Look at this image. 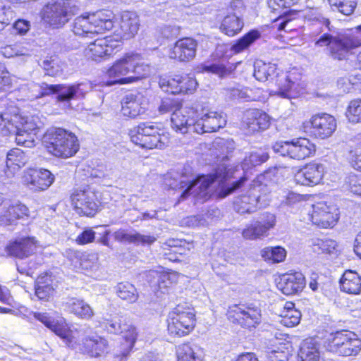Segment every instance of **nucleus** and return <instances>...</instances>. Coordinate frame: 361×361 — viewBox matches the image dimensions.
Returning <instances> with one entry per match:
<instances>
[{"mask_svg": "<svg viewBox=\"0 0 361 361\" xmlns=\"http://www.w3.org/2000/svg\"><path fill=\"white\" fill-rule=\"evenodd\" d=\"M120 333L122 334L123 338L126 340L127 347L133 348L137 337L135 328L130 325L123 324Z\"/></svg>", "mask_w": 361, "mask_h": 361, "instance_id": "nucleus-58", "label": "nucleus"}, {"mask_svg": "<svg viewBox=\"0 0 361 361\" xmlns=\"http://www.w3.org/2000/svg\"><path fill=\"white\" fill-rule=\"evenodd\" d=\"M149 66L139 54L126 53L107 69L108 85L130 84L137 82L149 74Z\"/></svg>", "mask_w": 361, "mask_h": 361, "instance_id": "nucleus-3", "label": "nucleus"}, {"mask_svg": "<svg viewBox=\"0 0 361 361\" xmlns=\"http://www.w3.org/2000/svg\"><path fill=\"white\" fill-rule=\"evenodd\" d=\"M300 361H319L320 353L314 340L309 338L303 341L298 353Z\"/></svg>", "mask_w": 361, "mask_h": 361, "instance_id": "nucleus-40", "label": "nucleus"}, {"mask_svg": "<svg viewBox=\"0 0 361 361\" xmlns=\"http://www.w3.org/2000/svg\"><path fill=\"white\" fill-rule=\"evenodd\" d=\"M337 243L331 239H316L313 241L312 248L314 252L317 254H332L337 251Z\"/></svg>", "mask_w": 361, "mask_h": 361, "instance_id": "nucleus-49", "label": "nucleus"}, {"mask_svg": "<svg viewBox=\"0 0 361 361\" xmlns=\"http://www.w3.org/2000/svg\"><path fill=\"white\" fill-rule=\"evenodd\" d=\"M345 183L353 193L361 195V176L350 174L345 178Z\"/></svg>", "mask_w": 361, "mask_h": 361, "instance_id": "nucleus-59", "label": "nucleus"}, {"mask_svg": "<svg viewBox=\"0 0 361 361\" xmlns=\"http://www.w3.org/2000/svg\"><path fill=\"white\" fill-rule=\"evenodd\" d=\"M95 238V232L92 229H86L78 235L75 242L78 245H85L92 243Z\"/></svg>", "mask_w": 361, "mask_h": 361, "instance_id": "nucleus-63", "label": "nucleus"}, {"mask_svg": "<svg viewBox=\"0 0 361 361\" xmlns=\"http://www.w3.org/2000/svg\"><path fill=\"white\" fill-rule=\"evenodd\" d=\"M35 87L39 91L36 98L56 93V100L62 104L64 109H71V99H79L85 97L87 92L92 89L90 82H82L72 85H48L42 83L40 85H35Z\"/></svg>", "mask_w": 361, "mask_h": 361, "instance_id": "nucleus-8", "label": "nucleus"}, {"mask_svg": "<svg viewBox=\"0 0 361 361\" xmlns=\"http://www.w3.org/2000/svg\"><path fill=\"white\" fill-rule=\"evenodd\" d=\"M269 156L268 153L262 151L251 152L246 156L241 164L242 169L245 172L256 166L267 161Z\"/></svg>", "mask_w": 361, "mask_h": 361, "instance_id": "nucleus-45", "label": "nucleus"}, {"mask_svg": "<svg viewBox=\"0 0 361 361\" xmlns=\"http://www.w3.org/2000/svg\"><path fill=\"white\" fill-rule=\"evenodd\" d=\"M243 122L244 128L249 134L255 133L260 130H265L270 124L269 116L256 109L246 111Z\"/></svg>", "mask_w": 361, "mask_h": 361, "instance_id": "nucleus-30", "label": "nucleus"}, {"mask_svg": "<svg viewBox=\"0 0 361 361\" xmlns=\"http://www.w3.org/2000/svg\"><path fill=\"white\" fill-rule=\"evenodd\" d=\"M119 42L111 37L97 39L84 49V54L94 61L99 62L115 54L119 49Z\"/></svg>", "mask_w": 361, "mask_h": 361, "instance_id": "nucleus-16", "label": "nucleus"}, {"mask_svg": "<svg viewBox=\"0 0 361 361\" xmlns=\"http://www.w3.org/2000/svg\"><path fill=\"white\" fill-rule=\"evenodd\" d=\"M54 176L47 169H29L24 171L21 182L34 191L47 190L54 182Z\"/></svg>", "mask_w": 361, "mask_h": 361, "instance_id": "nucleus-18", "label": "nucleus"}, {"mask_svg": "<svg viewBox=\"0 0 361 361\" xmlns=\"http://www.w3.org/2000/svg\"><path fill=\"white\" fill-rule=\"evenodd\" d=\"M181 105V103L178 100L166 97L161 99L158 111L160 114H165L171 111L173 112L174 110L178 109Z\"/></svg>", "mask_w": 361, "mask_h": 361, "instance_id": "nucleus-56", "label": "nucleus"}, {"mask_svg": "<svg viewBox=\"0 0 361 361\" xmlns=\"http://www.w3.org/2000/svg\"><path fill=\"white\" fill-rule=\"evenodd\" d=\"M267 354L269 361H288L289 357L291 355L286 344L281 343L279 345L268 348Z\"/></svg>", "mask_w": 361, "mask_h": 361, "instance_id": "nucleus-48", "label": "nucleus"}, {"mask_svg": "<svg viewBox=\"0 0 361 361\" xmlns=\"http://www.w3.org/2000/svg\"><path fill=\"white\" fill-rule=\"evenodd\" d=\"M281 323L286 326L291 327L299 324L301 313L295 308V304L292 302L285 303L281 312Z\"/></svg>", "mask_w": 361, "mask_h": 361, "instance_id": "nucleus-41", "label": "nucleus"}, {"mask_svg": "<svg viewBox=\"0 0 361 361\" xmlns=\"http://www.w3.org/2000/svg\"><path fill=\"white\" fill-rule=\"evenodd\" d=\"M197 48V42L195 39L184 37L176 41L169 56L182 62L190 61L195 57Z\"/></svg>", "mask_w": 361, "mask_h": 361, "instance_id": "nucleus-28", "label": "nucleus"}, {"mask_svg": "<svg viewBox=\"0 0 361 361\" xmlns=\"http://www.w3.org/2000/svg\"><path fill=\"white\" fill-rule=\"evenodd\" d=\"M277 169H269L263 173L259 175L252 180V185L253 191H257L261 194H267L271 191V187L276 183L278 178L276 177Z\"/></svg>", "mask_w": 361, "mask_h": 361, "instance_id": "nucleus-34", "label": "nucleus"}, {"mask_svg": "<svg viewBox=\"0 0 361 361\" xmlns=\"http://www.w3.org/2000/svg\"><path fill=\"white\" fill-rule=\"evenodd\" d=\"M305 286V278L300 271L287 272L279 276L277 288L285 295L301 292Z\"/></svg>", "mask_w": 361, "mask_h": 361, "instance_id": "nucleus-27", "label": "nucleus"}, {"mask_svg": "<svg viewBox=\"0 0 361 361\" xmlns=\"http://www.w3.org/2000/svg\"><path fill=\"white\" fill-rule=\"evenodd\" d=\"M276 225V217L270 213L263 214L259 220L243 229L242 235L247 240H256L267 237L269 231Z\"/></svg>", "mask_w": 361, "mask_h": 361, "instance_id": "nucleus-23", "label": "nucleus"}, {"mask_svg": "<svg viewBox=\"0 0 361 361\" xmlns=\"http://www.w3.org/2000/svg\"><path fill=\"white\" fill-rule=\"evenodd\" d=\"M260 197L261 195L257 191H253L252 185H250L247 194L242 195L235 200L234 209L240 214L253 213L259 207Z\"/></svg>", "mask_w": 361, "mask_h": 361, "instance_id": "nucleus-31", "label": "nucleus"}, {"mask_svg": "<svg viewBox=\"0 0 361 361\" xmlns=\"http://www.w3.org/2000/svg\"><path fill=\"white\" fill-rule=\"evenodd\" d=\"M29 216V209L20 202H14L3 207L0 214V226H14L18 220L25 219Z\"/></svg>", "mask_w": 361, "mask_h": 361, "instance_id": "nucleus-29", "label": "nucleus"}, {"mask_svg": "<svg viewBox=\"0 0 361 361\" xmlns=\"http://www.w3.org/2000/svg\"><path fill=\"white\" fill-rule=\"evenodd\" d=\"M121 322V317L114 316L110 318H104L101 324L109 333L118 334L123 327Z\"/></svg>", "mask_w": 361, "mask_h": 361, "instance_id": "nucleus-54", "label": "nucleus"}, {"mask_svg": "<svg viewBox=\"0 0 361 361\" xmlns=\"http://www.w3.org/2000/svg\"><path fill=\"white\" fill-rule=\"evenodd\" d=\"M261 256L267 262L279 263L285 259L286 251L280 246L267 247L261 250Z\"/></svg>", "mask_w": 361, "mask_h": 361, "instance_id": "nucleus-44", "label": "nucleus"}, {"mask_svg": "<svg viewBox=\"0 0 361 361\" xmlns=\"http://www.w3.org/2000/svg\"><path fill=\"white\" fill-rule=\"evenodd\" d=\"M138 16L132 11H124L121 14L120 28L117 31L121 39H128L134 37L139 30Z\"/></svg>", "mask_w": 361, "mask_h": 361, "instance_id": "nucleus-32", "label": "nucleus"}, {"mask_svg": "<svg viewBox=\"0 0 361 361\" xmlns=\"http://www.w3.org/2000/svg\"><path fill=\"white\" fill-rule=\"evenodd\" d=\"M203 71L216 74L220 78H224L229 75L232 73L233 69L231 66L227 67L223 63H218L204 66Z\"/></svg>", "mask_w": 361, "mask_h": 361, "instance_id": "nucleus-55", "label": "nucleus"}, {"mask_svg": "<svg viewBox=\"0 0 361 361\" xmlns=\"http://www.w3.org/2000/svg\"><path fill=\"white\" fill-rule=\"evenodd\" d=\"M346 117L350 123H361V99H354L349 102Z\"/></svg>", "mask_w": 361, "mask_h": 361, "instance_id": "nucleus-52", "label": "nucleus"}, {"mask_svg": "<svg viewBox=\"0 0 361 361\" xmlns=\"http://www.w3.org/2000/svg\"><path fill=\"white\" fill-rule=\"evenodd\" d=\"M195 116L196 111L194 109L183 107L181 105L178 109L174 110L171 114V128L176 133L181 134H185L189 130L193 131L192 127L196 121Z\"/></svg>", "mask_w": 361, "mask_h": 361, "instance_id": "nucleus-24", "label": "nucleus"}, {"mask_svg": "<svg viewBox=\"0 0 361 361\" xmlns=\"http://www.w3.org/2000/svg\"><path fill=\"white\" fill-rule=\"evenodd\" d=\"M244 23L237 13H228L223 19L220 30L228 36L232 37L240 32Z\"/></svg>", "mask_w": 361, "mask_h": 361, "instance_id": "nucleus-39", "label": "nucleus"}, {"mask_svg": "<svg viewBox=\"0 0 361 361\" xmlns=\"http://www.w3.org/2000/svg\"><path fill=\"white\" fill-rule=\"evenodd\" d=\"M341 289L349 294H358L361 290V277L357 273L348 270L340 281Z\"/></svg>", "mask_w": 361, "mask_h": 361, "instance_id": "nucleus-38", "label": "nucleus"}, {"mask_svg": "<svg viewBox=\"0 0 361 361\" xmlns=\"http://www.w3.org/2000/svg\"><path fill=\"white\" fill-rule=\"evenodd\" d=\"M310 216L312 223L323 228L333 227L338 219L337 208L323 202L312 205Z\"/></svg>", "mask_w": 361, "mask_h": 361, "instance_id": "nucleus-20", "label": "nucleus"}, {"mask_svg": "<svg viewBox=\"0 0 361 361\" xmlns=\"http://www.w3.org/2000/svg\"><path fill=\"white\" fill-rule=\"evenodd\" d=\"M234 169L228 168L226 164H221L215 169L213 174L198 176L192 180H185L183 179L178 181L173 180V182L166 180V184L173 189H183L180 200H184L189 195H193L194 197L200 199L207 200L209 196V187L215 181L218 180L220 184V188L218 195L221 198H224L233 192L237 189L241 188L247 181V178L243 176L237 181L232 183H224L226 180L233 177Z\"/></svg>", "mask_w": 361, "mask_h": 361, "instance_id": "nucleus-1", "label": "nucleus"}, {"mask_svg": "<svg viewBox=\"0 0 361 361\" xmlns=\"http://www.w3.org/2000/svg\"><path fill=\"white\" fill-rule=\"evenodd\" d=\"M116 294L122 300L130 303L135 302L138 298L135 287L129 283H120L116 286Z\"/></svg>", "mask_w": 361, "mask_h": 361, "instance_id": "nucleus-46", "label": "nucleus"}, {"mask_svg": "<svg viewBox=\"0 0 361 361\" xmlns=\"http://www.w3.org/2000/svg\"><path fill=\"white\" fill-rule=\"evenodd\" d=\"M227 318L233 324L243 328H256L261 322V310L254 304H238L230 306L227 310Z\"/></svg>", "mask_w": 361, "mask_h": 361, "instance_id": "nucleus-14", "label": "nucleus"}, {"mask_svg": "<svg viewBox=\"0 0 361 361\" xmlns=\"http://www.w3.org/2000/svg\"><path fill=\"white\" fill-rule=\"evenodd\" d=\"M275 63L257 61L254 65V77L259 81L265 82L276 73V94L283 98H294L299 95L303 87L299 82L298 75L295 73H276Z\"/></svg>", "mask_w": 361, "mask_h": 361, "instance_id": "nucleus-4", "label": "nucleus"}, {"mask_svg": "<svg viewBox=\"0 0 361 361\" xmlns=\"http://www.w3.org/2000/svg\"><path fill=\"white\" fill-rule=\"evenodd\" d=\"M261 37V32L252 30L238 39L231 47V50L234 54H239L247 50L255 41Z\"/></svg>", "mask_w": 361, "mask_h": 361, "instance_id": "nucleus-43", "label": "nucleus"}, {"mask_svg": "<svg viewBox=\"0 0 361 361\" xmlns=\"http://www.w3.org/2000/svg\"><path fill=\"white\" fill-rule=\"evenodd\" d=\"M148 99L140 92L126 94L121 102L123 116L135 118L145 114L148 109Z\"/></svg>", "mask_w": 361, "mask_h": 361, "instance_id": "nucleus-19", "label": "nucleus"}, {"mask_svg": "<svg viewBox=\"0 0 361 361\" xmlns=\"http://www.w3.org/2000/svg\"><path fill=\"white\" fill-rule=\"evenodd\" d=\"M67 257L71 262L72 266L84 271L85 274H92L100 267L99 255L95 252H82L70 250L66 252Z\"/></svg>", "mask_w": 361, "mask_h": 361, "instance_id": "nucleus-21", "label": "nucleus"}, {"mask_svg": "<svg viewBox=\"0 0 361 361\" xmlns=\"http://www.w3.org/2000/svg\"><path fill=\"white\" fill-rule=\"evenodd\" d=\"M130 140L142 148L164 149L170 142V135L159 125L144 122L129 131Z\"/></svg>", "mask_w": 361, "mask_h": 361, "instance_id": "nucleus-7", "label": "nucleus"}, {"mask_svg": "<svg viewBox=\"0 0 361 361\" xmlns=\"http://www.w3.org/2000/svg\"><path fill=\"white\" fill-rule=\"evenodd\" d=\"M315 45L329 47L330 55L334 59L343 60L350 49L361 45V39L351 33L338 36L324 34L316 41Z\"/></svg>", "mask_w": 361, "mask_h": 361, "instance_id": "nucleus-12", "label": "nucleus"}, {"mask_svg": "<svg viewBox=\"0 0 361 361\" xmlns=\"http://www.w3.org/2000/svg\"><path fill=\"white\" fill-rule=\"evenodd\" d=\"M56 317L47 312H35L34 317L41 322L58 336L70 348L87 355L92 357H99L107 352L108 343L106 339L98 336H88L82 338V343L78 340L80 332L73 331L68 327L65 318L59 315Z\"/></svg>", "mask_w": 361, "mask_h": 361, "instance_id": "nucleus-2", "label": "nucleus"}, {"mask_svg": "<svg viewBox=\"0 0 361 361\" xmlns=\"http://www.w3.org/2000/svg\"><path fill=\"white\" fill-rule=\"evenodd\" d=\"M180 82V75H176L174 78L161 77L159 78V85L164 92L177 94L181 93V89L179 88Z\"/></svg>", "mask_w": 361, "mask_h": 361, "instance_id": "nucleus-50", "label": "nucleus"}, {"mask_svg": "<svg viewBox=\"0 0 361 361\" xmlns=\"http://www.w3.org/2000/svg\"><path fill=\"white\" fill-rule=\"evenodd\" d=\"M324 175V166L322 164L312 162L306 164L295 174L298 184L313 186L319 184Z\"/></svg>", "mask_w": 361, "mask_h": 361, "instance_id": "nucleus-26", "label": "nucleus"}, {"mask_svg": "<svg viewBox=\"0 0 361 361\" xmlns=\"http://www.w3.org/2000/svg\"><path fill=\"white\" fill-rule=\"evenodd\" d=\"M178 361H202L203 350L196 344L183 343L176 349Z\"/></svg>", "mask_w": 361, "mask_h": 361, "instance_id": "nucleus-36", "label": "nucleus"}, {"mask_svg": "<svg viewBox=\"0 0 361 361\" xmlns=\"http://www.w3.org/2000/svg\"><path fill=\"white\" fill-rule=\"evenodd\" d=\"M10 123L6 129L16 135L17 145L32 148L35 145L31 132L42 126V121L38 116H22L13 114L10 118Z\"/></svg>", "mask_w": 361, "mask_h": 361, "instance_id": "nucleus-10", "label": "nucleus"}, {"mask_svg": "<svg viewBox=\"0 0 361 361\" xmlns=\"http://www.w3.org/2000/svg\"><path fill=\"white\" fill-rule=\"evenodd\" d=\"M43 142L49 154L62 159L73 157L80 147L75 134L61 128L48 130L44 135Z\"/></svg>", "mask_w": 361, "mask_h": 361, "instance_id": "nucleus-5", "label": "nucleus"}, {"mask_svg": "<svg viewBox=\"0 0 361 361\" xmlns=\"http://www.w3.org/2000/svg\"><path fill=\"white\" fill-rule=\"evenodd\" d=\"M53 280L47 274L39 276L35 283V294L39 300L48 299L54 293Z\"/></svg>", "mask_w": 361, "mask_h": 361, "instance_id": "nucleus-42", "label": "nucleus"}, {"mask_svg": "<svg viewBox=\"0 0 361 361\" xmlns=\"http://www.w3.org/2000/svg\"><path fill=\"white\" fill-rule=\"evenodd\" d=\"M310 123L312 135L322 140L331 137L337 128L336 118L333 116L325 113L312 116Z\"/></svg>", "mask_w": 361, "mask_h": 361, "instance_id": "nucleus-22", "label": "nucleus"}, {"mask_svg": "<svg viewBox=\"0 0 361 361\" xmlns=\"http://www.w3.org/2000/svg\"><path fill=\"white\" fill-rule=\"evenodd\" d=\"M149 275L157 279V285L160 289H164L171 284V276L167 273H158L157 271H149Z\"/></svg>", "mask_w": 361, "mask_h": 361, "instance_id": "nucleus-61", "label": "nucleus"}, {"mask_svg": "<svg viewBox=\"0 0 361 361\" xmlns=\"http://www.w3.org/2000/svg\"><path fill=\"white\" fill-rule=\"evenodd\" d=\"M114 13L110 11H99L75 18L72 23V31L75 35L92 37L95 35L110 30L114 27Z\"/></svg>", "mask_w": 361, "mask_h": 361, "instance_id": "nucleus-6", "label": "nucleus"}, {"mask_svg": "<svg viewBox=\"0 0 361 361\" xmlns=\"http://www.w3.org/2000/svg\"><path fill=\"white\" fill-rule=\"evenodd\" d=\"M334 11H338L344 16L351 15L357 6V0H328Z\"/></svg>", "mask_w": 361, "mask_h": 361, "instance_id": "nucleus-47", "label": "nucleus"}, {"mask_svg": "<svg viewBox=\"0 0 361 361\" xmlns=\"http://www.w3.org/2000/svg\"><path fill=\"white\" fill-rule=\"evenodd\" d=\"M114 239L121 243H141L151 245L156 240V238L149 235H142L136 231L128 232L124 229H119L113 234Z\"/></svg>", "mask_w": 361, "mask_h": 361, "instance_id": "nucleus-35", "label": "nucleus"}, {"mask_svg": "<svg viewBox=\"0 0 361 361\" xmlns=\"http://www.w3.org/2000/svg\"><path fill=\"white\" fill-rule=\"evenodd\" d=\"M304 18L310 21H318L320 23L329 26V20L323 16V13L319 7H307L303 11Z\"/></svg>", "mask_w": 361, "mask_h": 361, "instance_id": "nucleus-53", "label": "nucleus"}, {"mask_svg": "<svg viewBox=\"0 0 361 361\" xmlns=\"http://www.w3.org/2000/svg\"><path fill=\"white\" fill-rule=\"evenodd\" d=\"M12 85V78L8 71L0 70V92L8 91Z\"/></svg>", "mask_w": 361, "mask_h": 361, "instance_id": "nucleus-64", "label": "nucleus"}, {"mask_svg": "<svg viewBox=\"0 0 361 361\" xmlns=\"http://www.w3.org/2000/svg\"><path fill=\"white\" fill-rule=\"evenodd\" d=\"M272 149L274 152L283 157L295 160H303L315 154L316 146L307 138H294L290 141L276 142Z\"/></svg>", "mask_w": 361, "mask_h": 361, "instance_id": "nucleus-13", "label": "nucleus"}, {"mask_svg": "<svg viewBox=\"0 0 361 361\" xmlns=\"http://www.w3.org/2000/svg\"><path fill=\"white\" fill-rule=\"evenodd\" d=\"M42 66L49 75H58L63 71L55 59H46L42 62Z\"/></svg>", "mask_w": 361, "mask_h": 361, "instance_id": "nucleus-62", "label": "nucleus"}, {"mask_svg": "<svg viewBox=\"0 0 361 361\" xmlns=\"http://www.w3.org/2000/svg\"><path fill=\"white\" fill-rule=\"evenodd\" d=\"M28 158L25 154V152L20 149H13L10 150L7 154L6 164L10 166H16L18 169L25 165Z\"/></svg>", "mask_w": 361, "mask_h": 361, "instance_id": "nucleus-51", "label": "nucleus"}, {"mask_svg": "<svg viewBox=\"0 0 361 361\" xmlns=\"http://www.w3.org/2000/svg\"><path fill=\"white\" fill-rule=\"evenodd\" d=\"M71 201L79 214L93 216L99 207L96 193L89 187L75 190L71 195Z\"/></svg>", "mask_w": 361, "mask_h": 361, "instance_id": "nucleus-17", "label": "nucleus"}, {"mask_svg": "<svg viewBox=\"0 0 361 361\" xmlns=\"http://www.w3.org/2000/svg\"><path fill=\"white\" fill-rule=\"evenodd\" d=\"M197 86L198 83L195 78L188 76H180L179 85V88L181 89L180 94H193Z\"/></svg>", "mask_w": 361, "mask_h": 361, "instance_id": "nucleus-57", "label": "nucleus"}, {"mask_svg": "<svg viewBox=\"0 0 361 361\" xmlns=\"http://www.w3.org/2000/svg\"><path fill=\"white\" fill-rule=\"evenodd\" d=\"M72 0H50L40 11L42 20L52 28L63 27L78 12Z\"/></svg>", "mask_w": 361, "mask_h": 361, "instance_id": "nucleus-9", "label": "nucleus"}, {"mask_svg": "<svg viewBox=\"0 0 361 361\" xmlns=\"http://www.w3.org/2000/svg\"><path fill=\"white\" fill-rule=\"evenodd\" d=\"M36 247L37 241L34 238H24L11 243L6 249L9 255L23 259L34 253Z\"/></svg>", "mask_w": 361, "mask_h": 361, "instance_id": "nucleus-33", "label": "nucleus"}, {"mask_svg": "<svg viewBox=\"0 0 361 361\" xmlns=\"http://www.w3.org/2000/svg\"><path fill=\"white\" fill-rule=\"evenodd\" d=\"M327 350L342 356H356L361 350V339L352 331L331 334L325 341Z\"/></svg>", "mask_w": 361, "mask_h": 361, "instance_id": "nucleus-11", "label": "nucleus"}, {"mask_svg": "<svg viewBox=\"0 0 361 361\" xmlns=\"http://www.w3.org/2000/svg\"><path fill=\"white\" fill-rule=\"evenodd\" d=\"M195 324V314L190 308L178 305L169 314L168 331L171 335L185 336L193 330Z\"/></svg>", "mask_w": 361, "mask_h": 361, "instance_id": "nucleus-15", "label": "nucleus"}, {"mask_svg": "<svg viewBox=\"0 0 361 361\" xmlns=\"http://www.w3.org/2000/svg\"><path fill=\"white\" fill-rule=\"evenodd\" d=\"M338 87L344 92H348L352 89L358 87V82L355 76L340 78L337 81Z\"/></svg>", "mask_w": 361, "mask_h": 361, "instance_id": "nucleus-60", "label": "nucleus"}, {"mask_svg": "<svg viewBox=\"0 0 361 361\" xmlns=\"http://www.w3.org/2000/svg\"><path fill=\"white\" fill-rule=\"evenodd\" d=\"M64 306L68 312L75 314L80 319H90L94 315V312L91 307L81 299L70 298L65 302Z\"/></svg>", "mask_w": 361, "mask_h": 361, "instance_id": "nucleus-37", "label": "nucleus"}, {"mask_svg": "<svg viewBox=\"0 0 361 361\" xmlns=\"http://www.w3.org/2000/svg\"><path fill=\"white\" fill-rule=\"evenodd\" d=\"M226 124V120L222 113L217 111H209L196 120L193 126V132L198 134L212 133L224 128Z\"/></svg>", "mask_w": 361, "mask_h": 361, "instance_id": "nucleus-25", "label": "nucleus"}]
</instances>
